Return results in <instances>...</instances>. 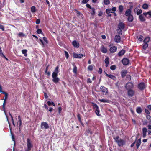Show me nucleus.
<instances>
[{
    "instance_id": "60",
    "label": "nucleus",
    "mask_w": 151,
    "mask_h": 151,
    "mask_svg": "<svg viewBox=\"0 0 151 151\" xmlns=\"http://www.w3.org/2000/svg\"><path fill=\"white\" fill-rule=\"evenodd\" d=\"M98 73L100 74H101L102 73V69L101 68H99Z\"/></svg>"
},
{
    "instance_id": "51",
    "label": "nucleus",
    "mask_w": 151,
    "mask_h": 151,
    "mask_svg": "<svg viewBox=\"0 0 151 151\" xmlns=\"http://www.w3.org/2000/svg\"><path fill=\"white\" fill-rule=\"evenodd\" d=\"M0 55L2 57H5V55L2 53V51L1 48H0Z\"/></svg>"
},
{
    "instance_id": "30",
    "label": "nucleus",
    "mask_w": 151,
    "mask_h": 151,
    "mask_svg": "<svg viewBox=\"0 0 151 151\" xmlns=\"http://www.w3.org/2000/svg\"><path fill=\"white\" fill-rule=\"evenodd\" d=\"M105 62L106 64L105 66L106 67H107L108 66L109 64V58L108 57L106 58L105 60Z\"/></svg>"
},
{
    "instance_id": "41",
    "label": "nucleus",
    "mask_w": 151,
    "mask_h": 151,
    "mask_svg": "<svg viewBox=\"0 0 151 151\" xmlns=\"http://www.w3.org/2000/svg\"><path fill=\"white\" fill-rule=\"evenodd\" d=\"M122 29L118 28L117 29V32L119 35H122Z\"/></svg>"
},
{
    "instance_id": "52",
    "label": "nucleus",
    "mask_w": 151,
    "mask_h": 151,
    "mask_svg": "<svg viewBox=\"0 0 151 151\" xmlns=\"http://www.w3.org/2000/svg\"><path fill=\"white\" fill-rule=\"evenodd\" d=\"M64 52L66 58H68L69 57V54H68V52L66 51H65Z\"/></svg>"
},
{
    "instance_id": "10",
    "label": "nucleus",
    "mask_w": 151,
    "mask_h": 151,
    "mask_svg": "<svg viewBox=\"0 0 151 151\" xmlns=\"http://www.w3.org/2000/svg\"><path fill=\"white\" fill-rule=\"evenodd\" d=\"M143 15L147 18H150L151 17V11H149L147 12L143 13Z\"/></svg>"
},
{
    "instance_id": "53",
    "label": "nucleus",
    "mask_w": 151,
    "mask_h": 151,
    "mask_svg": "<svg viewBox=\"0 0 151 151\" xmlns=\"http://www.w3.org/2000/svg\"><path fill=\"white\" fill-rule=\"evenodd\" d=\"M73 72L75 73H76L77 72V67L76 66H74L73 69Z\"/></svg>"
},
{
    "instance_id": "2",
    "label": "nucleus",
    "mask_w": 151,
    "mask_h": 151,
    "mask_svg": "<svg viewBox=\"0 0 151 151\" xmlns=\"http://www.w3.org/2000/svg\"><path fill=\"white\" fill-rule=\"evenodd\" d=\"M58 75H52V81L55 83H57L59 82L60 79L57 77Z\"/></svg>"
},
{
    "instance_id": "14",
    "label": "nucleus",
    "mask_w": 151,
    "mask_h": 151,
    "mask_svg": "<svg viewBox=\"0 0 151 151\" xmlns=\"http://www.w3.org/2000/svg\"><path fill=\"white\" fill-rule=\"evenodd\" d=\"M122 63L124 65H127L129 63V60L127 58H124L122 60Z\"/></svg>"
},
{
    "instance_id": "48",
    "label": "nucleus",
    "mask_w": 151,
    "mask_h": 151,
    "mask_svg": "<svg viewBox=\"0 0 151 151\" xmlns=\"http://www.w3.org/2000/svg\"><path fill=\"white\" fill-rule=\"evenodd\" d=\"M110 68L111 70H114L116 69V66L115 65H112L111 66Z\"/></svg>"
},
{
    "instance_id": "46",
    "label": "nucleus",
    "mask_w": 151,
    "mask_h": 151,
    "mask_svg": "<svg viewBox=\"0 0 151 151\" xmlns=\"http://www.w3.org/2000/svg\"><path fill=\"white\" fill-rule=\"evenodd\" d=\"M92 12L91 13V14L92 15H94L95 14V9L94 8H92L91 9Z\"/></svg>"
},
{
    "instance_id": "26",
    "label": "nucleus",
    "mask_w": 151,
    "mask_h": 151,
    "mask_svg": "<svg viewBox=\"0 0 151 151\" xmlns=\"http://www.w3.org/2000/svg\"><path fill=\"white\" fill-rule=\"evenodd\" d=\"M128 20L129 22H132L133 20V17L132 15H131L130 16H128Z\"/></svg>"
},
{
    "instance_id": "24",
    "label": "nucleus",
    "mask_w": 151,
    "mask_h": 151,
    "mask_svg": "<svg viewBox=\"0 0 151 151\" xmlns=\"http://www.w3.org/2000/svg\"><path fill=\"white\" fill-rule=\"evenodd\" d=\"M106 74L108 77L111 78L113 80H116V78L114 76L111 74H108L106 73Z\"/></svg>"
},
{
    "instance_id": "4",
    "label": "nucleus",
    "mask_w": 151,
    "mask_h": 151,
    "mask_svg": "<svg viewBox=\"0 0 151 151\" xmlns=\"http://www.w3.org/2000/svg\"><path fill=\"white\" fill-rule=\"evenodd\" d=\"M100 89L101 91L103 93V94L104 95H107L108 93V90L107 89L104 87V86H101L100 87Z\"/></svg>"
},
{
    "instance_id": "61",
    "label": "nucleus",
    "mask_w": 151,
    "mask_h": 151,
    "mask_svg": "<svg viewBox=\"0 0 151 151\" xmlns=\"http://www.w3.org/2000/svg\"><path fill=\"white\" fill-rule=\"evenodd\" d=\"M145 112L147 114H150V112L149 110L147 109H145Z\"/></svg>"
},
{
    "instance_id": "57",
    "label": "nucleus",
    "mask_w": 151,
    "mask_h": 151,
    "mask_svg": "<svg viewBox=\"0 0 151 151\" xmlns=\"http://www.w3.org/2000/svg\"><path fill=\"white\" fill-rule=\"evenodd\" d=\"M43 40H44V41L46 43H48V41L47 40V39L46 37H43Z\"/></svg>"
},
{
    "instance_id": "1",
    "label": "nucleus",
    "mask_w": 151,
    "mask_h": 151,
    "mask_svg": "<svg viewBox=\"0 0 151 151\" xmlns=\"http://www.w3.org/2000/svg\"><path fill=\"white\" fill-rule=\"evenodd\" d=\"M27 148L25 150V151H30L33 147L32 142L29 138L27 139Z\"/></svg>"
},
{
    "instance_id": "23",
    "label": "nucleus",
    "mask_w": 151,
    "mask_h": 151,
    "mask_svg": "<svg viewBox=\"0 0 151 151\" xmlns=\"http://www.w3.org/2000/svg\"><path fill=\"white\" fill-rule=\"evenodd\" d=\"M131 10L130 9H128L126 10L125 12V15L126 16H128L131 15Z\"/></svg>"
},
{
    "instance_id": "47",
    "label": "nucleus",
    "mask_w": 151,
    "mask_h": 151,
    "mask_svg": "<svg viewBox=\"0 0 151 151\" xmlns=\"http://www.w3.org/2000/svg\"><path fill=\"white\" fill-rule=\"evenodd\" d=\"M37 32L38 34H43L41 29H38L37 31Z\"/></svg>"
},
{
    "instance_id": "13",
    "label": "nucleus",
    "mask_w": 151,
    "mask_h": 151,
    "mask_svg": "<svg viewBox=\"0 0 151 151\" xmlns=\"http://www.w3.org/2000/svg\"><path fill=\"white\" fill-rule=\"evenodd\" d=\"M72 44L74 47L78 48L79 47V43L76 40L73 41L72 42Z\"/></svg>"
},
{
    "instance_id": "11",
    "label": "nucleus",
    "mask_w": 151,
    "mask_h": 151,
    "mask_svg": "<svg viewBox=\"0 0 151 151\" xmlns=\"http://www.w3.org/2000/svg\"><path fill=\"white\" fill-rule=\"evenodd\" d=\"M83 56V55L82 54H78L75 53L73 54V56L75 58H81Z\"/></svg>"
},
{
    "instance_id": "50",
    "label": "nucleus",
    "mask_w": 151,
    "mask_h": 151,
    "mask_svg": "<svg viewBox=\"0 0 151 151\" xmlns=\"http://www.w3.org/2000/svg\"><path fill=\"white\" fill-rule=\"evenodd\" d=\"M114 139L115 142L117 143V142L119 140V137L117 136L116 137H114Z\"/></svg>"
},
{
    "instance_id": "27",
    "label": "nucleus",
    "mask_w": 151,
    "mask_h": 151,
    "mask_svg": "<svg viewBox=\"0 0 151 151\" xmlns=\"http://www.w3.org/2000/svg\"><path fill=\"white\" fill-rule=\"evenodd\" d=\"M139 19L140 21L144 22L145 21V19L142 14L140 15L139 16Z\"/></svg>"
},
{
    "instance_id": "17",
    "label": "nucleus",
    "mask_w": 151,
    "mask_h": 151,
    "mask_svg": "<svg viewBox=\"0 0 151 151\" xmlns=\"http://www.w3.org/2000/svg\"><path fill=\"white\" fill-rule=\"evenodd\" d=\"M134 91L131 89L129 90L128 91V95L129 96H132L134 94Z\"/></svg>"
},
{
    "instance_id": "3",
    "label": "nucleus",
    "mask_w": 151,
    "mask_h": 151,
    "mask_svg": "<svg viewBox=\"0 0 151 151\" xmlns=\"http://www.w3.org/2000/svg\"><path fill=\"white\" fill-rule=\"evenodd\" d=\"M17 124L19 125V130H20L21 128V125L22 124V119L20 115L18 116V119L17 120Z\"/></svg>"
},
{
    "instance_id": "20",
    "label": "nucleus",
    "mask_w": 151,
    "mask_h": 151,
    "mask_svg": "<svg viewBox=\"0 0 151 151\" xmlns=\"http://www.w3.org/2000/svg\"><path fill=\"white\" fill-rule=\"evenodd\" d=\"M147 131L146 128L144 127L142 128V136L143 138H145L146 135V133Z\"/></svg>"
},
{
    "instance_id": "64",
    "label": "nucleus",
    "mask_w": 151,
    "mask_h": 151,
    "mask_svg": "<svg viewBox=\"0 0 151 151\" xmlns=\"http://www.w3.org/2000/svg\"><path fill=\"white\" fill-rule=\"evenodd\" d=\"M40 22V20L39 19H37L36 22V23L37 24H39Z\"/></svg>"
},
{
    "instance_id": "25",
    "label": "nucleus",
    "mask_w": 151,
    "mask_h": 151,
    "mask_svg": "<svg viewBox=\"0 0 151 151\" xmlns=\"http://www.w3.org/2000/svg\"><path fill=\"white\" fill-rule=\"evenodd\" d=\"M119 10V13L121 14L124 10V7L122 5H119L118 8Z\"/></svg>"
},
{
    "instance_id": "33",
    "label": "nucleus",
    "mask_w": 151,
    "mask_h": 151,
    "mask_svg": "<svg viewBox=\"0 0 151 151\" xmlns=\"http://www.w3.org/2000/svg\"><path fill=\"white\" fill-rule=\"evenodd\" d=\"M27 50L26 49L23 50H22V52L23 54H24L25 56L26 57L27 56Z\"/></svg>"
},
{
    "instance_id": "39",
    "label": "nucleus",
    "mask_w": 151,
    "mask_h": 151,
    "mask_svg": "<svg viewBox=\"0 0 151 151\" xmlns=\"http://www.w3.org/2000/svg\"><path fill=\"white\" fill-rule=\"evenodd\" d=\"M99 101L103 103H108L109 100L105 99H99Z\"/></svg>"
},
{
    "instance_id": "32",
    "label": "nucleus",
    "mask_w": 151,
    "mask_h": 151,
    "mask_svg": "<svg viewBox=\"0 0 151 151\" xmlns=\"http://www.w3.org/2000/svg\"><path fill=\"white\" fill-rule=\"evenodd\" d=\"M142 111V109L140 107H138L136 109V112L138 114H140Z\"/></svg>"
},
{
    "instance_id": "18",
    "label": "nucleus",
    "mask_w": 151,
    "mask_h": 151,
    "mask_svg": "<svg viewBox=\"0 0 151 151\" xmlns=\"http://www.w3.org/2000/svg\"><path fill=\"white\" fill-rule=\"evenodd\" d=\"M138 87L140 89L143 90L145 88V86L144 83H142L139 84Z\"/></svg>"
},
{
    "instance_id": "45",
    "label": "nucleus",
    "mask_w": 151,
    "mask_h": 151,
    "mask_svg": "<svg viewBox=\"0 0 151 151\" xmlns=\"http://www.w3.org/2000/svg\"><path fill=\"white\" fill-rule=\"evenodd\" d=\"M47 103L48 105L49 106H50V105H51V104H52L53 105V106H55V104L53 102H50V101H48L47 102Z\"/></svg>"
},
{
    "instance_id": "22",
    "label": "nucleus",
    "mask_w": 151,
    "mask_h": 151,
    "mask_svg": "<svg viewBox=\"0 0 151 151\" xmlns=\"http://www.w3.org/2000/svg\"><path fill=\"white\" fill-rule=\"evenodd\" d=\"M118 26V28L123 29L125 27V25L124 23L120 22L119 23Z\"/></svg>"
},
{
    "instance_id": "28",
    "label": "nucleus",
    "mask_w": 151,
    "mask_h": 151,
    "mask_svg": "<svg viewBox=\"0 0 151 151\" xmlns=\"http://www.w3.org/2000/svg\"><path fill=\"white\" fill-rule=\"evenodd\" d=\"M127 73V71L126 70H123L121 72V76L123 78L125 76L126 74Z\"/></svg>"
},
{
    "instance_id": "38",
    "label": "nucleus",
    "mask_w": 151,
    "mask_h": 151,
    "mask_svg": "<svg viewBox=\"0 0 151 151\" xmlns=\"http://www.w3.org/2000/svg\"><path fill=\"white\" fill-rule=\"evenodd\" d=\"M103 2L106 5H108L110 3V1L109 0H104Z\"/></svg>"
},
{
    "instance_id": "36",
    "label": "nucleus",
    "mask_w": 151,
    "mask_h": 151,
    "mask_svg": "<svg viewBox=\"0 0 151 151\" xmlns=\"http://www.w3.org/2000/svg\"><path fill=\"white\" fill-rule=\"evenodd\" d=\"M141 142L140 139H139L136 143V146L137 148H138L141 144Z\"/></svg>"
},
{
    "instance_id": "35",
    "label": "nucleus",
    "mask_w": 151,
    "mask_h": 151,
    "mask_svg": "<svg viewBox=\"0 0 151 151\" xmlns=\"http://www.w3.org/2000/svg\"><path fill=\"white\" fill-rule=\"evenodd\" d=\"M148 7V5L146 4H144L142 6V8L144 9H146Z\"/></svg>"
},
{
    "instance_id": "58",
    "label": "nucleus",
    "mask_w": 151,
    "mask_h": 151,
    "mask_svg": "<svg viewBox=\"0 0 151 151\" xmlns=\"http://www.w3.org/2000/svg\"><path fill=\"white\" fill-rule=\"evenodd\" d=\"M40 41L42 43V47H44L45 46V45L43 41L41 39H40Z\"/></svg>"
},
{
    "instance_id": "12",
    "label": "nucleus",
    "mask_w": 151,
    "mask_h": 151,
    "mask_svg": "<svg viewBox=\"0 0 151 151\" xmlns=\"http://www.w3.org/2000/svg\"><path fill=\"white\" fill-rule=\"evenodd\" d=\"M117 143L119 146H121L124 145L125 143V142L124 140L120 139H119V140L117 142Z\"/></svg>"
},
{
    "instance_id": "6",
    "label": "nucleus",
    "mask_w": 151,
    "mask_h": 151,
    "mask_svg": "<svg viewBox=\"0 0 151 151\" xmlns=\"http://www.w3.org/2000/svg\"><path fill=\"white\" fill-rule=\"evenodd\" d=\"M133 85L132 83L131 82L127 83L125 87L127 90H130L131 88H133Z\"/></svg>"
},
{
    "instance_id": "29",
    "label": "nucleus",
    "mask_w": 151,
    "mask_h": 151,
    "mask_svg": "<svg viewBox=\"0 0 151 151\" xmlns=\"http://www.w3.org/2000/svg\"><path fill=\"white\" fill-rule=\"evenodd\" d=\"M125 53V50H122L118 53V55L119 56L123 55Z\"/></svg>"
},
{
    "instance_id": "21",
    "label": "nucleus",
    "mask_w": 151,
    "mask_h": 151,
    "mask_svg": "<svg viewBox=\"0 0 151 151\" xmlns=\"http://www.w3.org/2000/svg\"><path fill=\"white\" fill-rule=\"evenodd\" d=\"M59 67L58 66H57L54 70L52 73V75H58V74L59 72L58 71Z\"/></svg>"
},
{
    "instance_id": "8",
    "label": "nucleus",
    "mask_w": 151,
    "mask_h": 151,
    "mask_svg": "<svg viewBox=\"0 0 151 151\" xmlns=\"http://www.w3.org/2000/svg\"><path fill=\"white\" fill-rule=\"evenodd\" d=\"M139 6H137L135 8L134 11V12L136 13L137 15H139L142 12V10L141 9H139Z\"/></svg>"
},
{
    "instance_id": "63",
    "label": "nucleus",
    "mask_w": 151,
    "mask_h": 151,
    "mask_svg": "<svg viewBox=\"0 0 151 151\" xmlns=\"http://www.w3.org/2000/svg\"><path fill=\"white\" fill-rule=\"evenodd\" d=\"M58 112L59 114H60L61 113V110H62V108L61 107H58Z\"/></svg>"
},
{
    "instance_id": "42",
    "label": "nucleus",
    "mask_w": 151,
    "mask_h": 151,
    "mask_svg": "<svg viewBox=\"0 0 151 151\" xmlns=\"http://www.w3.org/2000/svg\"><path fill=\"white\" fill-rule=\"evenodd\" d=\"M94 66L93 65H91L89 66L88 68V70L90 71H91L93 69V67Z\"/></svg>"
},
{
    "instance_id": "49",
    "label": "nucleus",
    "mask_w": 151,
    "mask_h": 151,
    "mask_svg": "<svg viewBox=\"0 0 151 151\" xmlns=\"http://www.w3.org/2000/svg\"><path fill=\"white\" fill-rule=\"evenodd\" d=\"M9 115L11 117V118H12V123L13 124V125H14V126H15V124H14V120H13V117L12 116V115H11V114H10V112H9Z\"/></svg>"
},
{
    "instance_id": "55",
    "label": "nucleus",
    "mask_w": 151,
    "mask_h": 151,
    "mask_svg": "<svg viewBox=\"0 0 151 151\" xmlns=\"http://www.w3.org/2000/svg\"><path fill=\"white\" fill-rule=\"evenodd\" d=\"M48 70V67H46V68L45 70V73H46L47 75H50V72H48L47 71Z\"/></svg>"
},
{
    "instance_id": "19",
    "label": "nucleus",
    "mask_w": 151,
    "mask_h": 151,
    "mask_svg": "<svg viewBox=\"0 0 151 151\" xmlns=\"http://www.w3.org/2000/svg\"><path fill=\"white\" fill-rule=\"evenodd\" d=\"M101 48V52L102 53H106L107 52V50L106 47H105L104 46L102 45Z\"/></svg>"
},
{
    "instance_id": "40",
    "label": "nucleus",
    "mask_w": 151,
    "mask_h": 151,
    "mask_svg": "<svg viewBox=\"0 0 151 151\" xmlns=\"http://www.w3.org/2000/svg\"><path fill=\"white\" fill-rule=\"evenodd\" d=\"M148 47V44L147 43H144V44L142 46L143 49L144 50H145Z\"/></svg>"
},
{
    "instance_id": "43",
    "label": "nucleus",
    "mask_w": 151,
    "mask_h": 151,
    "mask_svg": "<svg viewBox=\"0 0 151 151\" xmlns=\"http://www.w3.org/2000/svg\"><path fill=\"white\" fill-rule=\"evenodd\" d=\"M138 40L139 41H141L143 39V37L142 35H139L138 37Z\"/></svg>"
},
{
    "instance_id": "56",
    "label": "nucleus",
    "mask_w": 151,
    "mask_h": 151,
    "mask_svg": "<svg viewBox=\"0 0 151 151\" xmlns=\"http://www.w3.org/2000/svg\"><path fill=\"white\" fill-rule=\"evenodd\" d=\"M0 29H1L2 31H4V26L0 24Z\"/></svg>"
},
{
    "instance_id": "15",
    "label": "nucleus",
    "mask_w": 151,
    "mask_h": 151,
    "mask_svg": "<svg viewBox=\"0 0 151 151\" xmlns=\"http://www.w3.org/2000/svg\"><path fill=\"white\" fill-rule=\"evenodd\" d=\"M117 47H116L114 46L111 47L109 49V51L111 53H113L116 51Z\"/></svg>"
},
{
    "instance_id": "16",
    "label": "nucleus",
    "mask_w": 151,
    "mask_h": 151,
    "mask_svg": "<svg viewBox=\"0 0 151 151\" xmlns=\"http://www.w3.org/2000/svg\"><path fill=\"white\" fill-rule=\"evenodd\" d=\"M114 40L117 43L121 41V37L119 35H116L115 37Z\"/></svg>"
},
{
    "instance_id": "5",
    "label": "nucleus",
    "mask_w": 151,
    "mask_h": 151,
    "mask_svg": "<svg viewBox=\"0 0 151 151\" xmlns=\"http://www.w3.org/2000/svg\"><path fill=\"white\" fill-rule=\"evenodd\" d=\"M49 127L48 124L46 122H42L41 124V128L47 129Z\"/></svg>"
},
{
    "instance_id": "31",
    "label": "nucleus",
    "mask_w": 151,
    "mask_h": 151,
    "mask_svg": "<svg viewBox=\"0 0 151 151\" xmlns=\"http://www.w3.org/2000/svg\"><path fill=\"white\" fill-rule=\"evenodd\" d=\"M150 40V38L149 37H147L144 39L143 41L144 43H148L149 42Z\"/></svg>"
},
{
    "instance_id": "44",
    "label": "nucleus",
    "mask_w": 151,
    "mask_h": 151,
    "mask_svg": "<svg viewBox=\"0 0 151 151\" xmlns=\"http://www.w3.org/2000/svg\"><path fill=\"white\" fill-rule=\"evenodd\" d=\"M95 113L98 116H99L100 115L99 114L100 111L99 108L97 109H96L95 111Z\"/></svg>"
},
{
    "instance_id": "62",
    "label": "nucleus",
    "mask_w": 151,
    "mask_h": 151,
    "mask_svg": "<svg viewBox=\"0 0 151 151\" xmlns=\"http://www.w3.org/2000/svg\"><path fill=\"white\" fill-rule=\"evenodd\" d=\"M18 35L20 36H24V35L23 33L20 32L18 34Z\"/></svg>"
},
{
    "instance_id": "7",
    "label": "nucleus",
    "mask_w": 151,
    "mask_h": 151,
    "mask_svg": "<svg viewBox=\"0 0 151 151\" xmlns=\"http://www.w3.org/2000/svg\"><path fill=\"white\" fill-rule=\"evenodd\" d=\"M116 8L114 7L112 8L111 9H107L106 10V13H113V12H115L116 10Z\"/></svg>"
},
{
    "instance_id": "9",
    "label": "nucleus",
    "mask_w": 151,
    "mask_h": 151,
    "mask_svg": "<svg viewBox=\"0 0 151 151\" xmlns=\"http://www.w3.org/2000/svg\"><path fill=\"white\" fill-rule=\"evenodd\" d=\"M3 93L5 95V98L3 104V106L4 109L5 106L6 102V100L7 98L8 94L7 93L5 92H3Z\"/></svg>"
},
{
    "instance_id": "59",
    "label": "nucleus",
    "mask_w": 151,
    "mask_h": 151,
    "mask_svg": "<svg viewBox=\"0 0 151 151\" xmlns=\"http://www.w3.org/2000/svg\"><path fill=\"white\" fill-rule=\"evenodd\" d=\"M89 0H83L82 1V4H85Z\"/></svg>"
},
{
    "instance_id": "54",
    "label": "nucleus",
    "mask_w": 151,
    "mask_h": 151,
    "mask_svg": "<svg viewBox=\"0 0 151 151\" xmlns=\"http://www.w3.org/2000/svg\"><path fill=\"white\" fill-rule=\"evenodd\" d=\"M147 118L149 120L151 121V117L150 115L149 114H148L146 116Z\"/></svg>"
},
{
    "instance_id": "34",
    "label": "nucleus",
    "mask_w": 151,
    "mask_h": 151,
    "mask_svg": "<svg viewBox=\"0 0 151 151\" xmlns=\"http://www.w3.org/2000/svg\"><path fill=\"white\" fill-rule=\"evenodd\" d=\"M92 104L94 109L96 110L99 108L98 106L96 104L92 103Z\"/></svg>"
},
{
    "instance_id": "37",
    "label": "nucleus",
    "mask_w": 151,
    "mask_h": 151,
    "mask_svg": "<svg viewBox=\"0 0 151 151\" xmlns=\"http://www.w3.org/2000/svg\"><path fill=\"white\" fill-rule=\"evenodd\" d=\"M31 11L32 13L35 12L36 11V7L34 6H32L31 8Z\"/></svg>"
}]
</instances>
